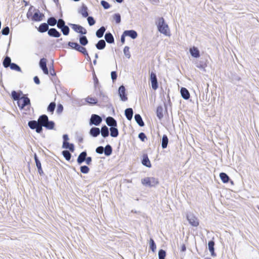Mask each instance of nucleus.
Listing matches in <instances>:
<instances>
[{
    "mask_svg": "<svg viewBox=\"0 0 259 259\" xmlns=\"http://www.w3.org/2000/svg\"><path fill=\"white\" fill-rule=\"evenodd\" d=\"M158 31L166 36H170V30L168 25L165 23L163 18H159L156 21Z\"/></svg>",
    "mask_w": 259,
    "mask_h": 259,
    "instance_id": "f257e3e1",
    "label": "nucleus"
},
{
    "mask_svg": "<svg viewBox=\"0 0 259 259\" xmlns=\"http://www.w3.org/2000/svg\"><path fill=\"white\" fill-rule=\"evenodd\" d=\"M135 119L139 126H143L144 125V122H143L142 118L140 114H136L135 115Z\"/></svg>",
    "mask_w": 259,
    "mask_h": 259,
    "instance_id": "a878e982",
    "label": "nucleus"
},
{
    "mask_svg": "<svg viewBox=\"0 0 259 259\" xmlns=\"http://www.w3.org/2000/svg\"><path fill=\"white\" fill-rule=\"evenodd\" d=\"M88 22L90 26H93L95 24V21L93 17L90 16L88 18Z\"/></svg>",
    "mask_w": 259,
    "mask_h": 259,
    "instance_id": "5fc2aeb1",
    "label": "nucleus"
},
{
    "mask_svg": "<svg viewBox=\"0 0 259 259\" xmlns=\"http://www.w3.org/2000/svg\"><path fill=\"white\" fill-rule=\"evenodd\" d=\"M214 242L213 241H210L208 243V249L211 253V255L212 256H215L214 251Z\"/></svg>",
    "mask_w": 259,
    "mask_h": 259,
    "instance_id": "bb28decb",
    "label": "nucleus"
},
{
    "mask_svg": "<svg viewBox=\"0 0 259 259\" xmlns=\"http://www.w3.org/2000/svg\"><path fill=\"white\" fill-rule=\"evenodd\" d=\"M150 247L151 248V249L152 250V251L154 252L156 248V244L154 241V240L151 238L150 240Z\"/></svg>",
    "mask_w": 259,
    "mask_h": 259,
    "instance_id": "a18cd8bd",
    "label": "nucleus"
},
{
    "mask_svg": "<svg viewBox=\"0 0 259 259\" xmlns=\"http://www.w3.org/2000/svg\"><path fill=\"white\" fill-rule=\"evenodd\" d=\"M29 127L32 130L35 129L37 133H40L42 132V128L38 123V121L35 120H32L28 122V123Z\"/></svg>",
    "mask_w": 259,
    "mask_h": 259,
    "instance_id": "39448f33",
    "label": "nucleus"
},
{
    "mask_svg": "<svg viewBox=\"0 0 259 259\" xmlns=\"http://www.w3.org/2000/svg\"><path fill=\"white\" fill-rule=\"evenodd\" d=\"M139 138L141 139V141H144L146 139V136L143 133H141L139 134L138 136Z\"/></svg>",
    "mask_w": 259,
    "mask_h": 259,
    "instance_id": "052dcab7",
    "label": "nucleus"
},
{
    "mask_svg": "<svg viewBox=\"0 0 259 259\" xmlns=\"http://www.w3.org/2000/svg\"><path fill=\"white\" fill-rule=\"evenodd\" d=\"M63 109V106L60 104V105H58L57 111L58 113H61L62 112Z\"/></svg>",
    "mask_w": 259,
    "mask_h": 259,
    "instance_id": "e2e57ef3",
    "label": "nucleus"
},
{
    "mask_svg": "<svg viewBox=\"0 0 259 259\" xmlns=\"http://www.w3.org/2000/svg\"><path fill=\"white\" fill-rule=\"evenodd\" d=\"M12 97L14 100H17L18 101L20 99L19 94L14 91L12 92Z\"/></svg>",
    "mask_w": 259,
    "mask_h": 259,
    "instance_id": "3c124183",
    "label": "nucleus"
},
{
    "mask_svg": "<svg viewBox=\"0 0 259 259\" xmlns=\"http://www.w3.org/2000/svg\"><path fill=\"white\" fill-rule=\"evenodd\" d=\"M54 122L52 121H48L47 123L44 125V127H46L49 130H52L54 127Z\"/></svg>",
    "mask_w": 259,
    "mask_h": 259,
    "instance_id": "58836bf2",
    "label": "nucleus"
},
{
    "mask_svg": "<svg viewBox=\"0 0 259 259\" xmlns=\"http://www.w3.org/2000/svg\"><path fill=\"white\" fill-rule=\"evenodd\" d=\"M72 26V28L78 33H80L82 34H84L87 33L86 30L81 26L77 24H71Z\"/></svg>",
    "mask_w": 259,
    "mask_h": 259,
    "instance_id": "9b49d317",
    "label": "nucleus"
},
{
    "mask_svg": "<svg viewBox=\"0 0 259 259\" xmlns=\"http://www.w3.org/2000/svg\"><path fill=\"white\" fill-rule=\"evenodd\" d=\"M34 159H35V161L36 163V165L37 168L40 167L41 163H40V161L38 160V159L37 158V157L36 154H35V155H34Z\"/></svg>",
    "mask_w": 259,
    "mask_h": 259,
    "instance_id": "bf43d9fd",
    "label": "nucleus"
},
{
    "mask_svg": "<svg viewBox=\"0 0 259 259\" xmlns=\"http://www.w3.org/2000/svg\"><path fill=\"white\" fill-rule=\"evenodd\" d=\"M106 46L105 41L103 39L100 40L98 42L96 45V48L99 50H102L104 49Z\"/></svg>",
    "mask_w": 259,
    "mask_h": 259,
    "instance_id": "7c9ffc66",
    "label": "nucleus"
},
{
    "mask_svg": "<svg viewBox=\"0 0 259 259\" xmlns=\"http://www.w3.org/2000/svg\"><path fill=\"white\" fill-rule=\"evenodd\" d=\"M112 149L110 145H107L104 149V153L106 156H109L111 154Z\"/></svg>",
    "mask_w": 259,
    "mask_h": 259,
    "instance_id": "f704fd0d",
    "label": "nucleus"
},
{
    "mask_svg": "<svg viewBox=\"0 0 259 259\" xmlns=\"http://www.w3.org/2000/svg\"><path fill=\"white\" fill-rule=\"evenodd\" d=\"M48 120V117L46 115L40 116L38 119V123L41 127L44 126Z\"/></svg>",
    "mask_w": 259,
    "mask_h": 259,
    "instance_id": "ddd939ff",
    "label": "nucleus"
},
{
    "mask_svg": "<svg viewBox=\"0 0 259 259\" xmlns=\"http://www.w3.org/2000/svg\"><path fill=\"white\" fill-rule=\"evenodd\" d=\"M107 124L111 127L116 126L117 122L112 117H108L106 120Z\"/></svg>",
    "mask_w": 259,
    "mask_h": 259,
    "instance_id": "dca6fc26",
    "label": "nucleus"
},
{
    "mask_svg": "<svg viewBox=\"0 0 259 259\" xmlns=\"http://www.w3.org/2000/svg\"><path fill=\"white\" fill-rule=\"evenodd\" d=\"M102 121V117L98 115L94 114L91 115L89 124L90 125H94L95 126H98L100 125Z\"/></svg>",
    "mask_w": 259,
    "mask_h": 259,
    "instance_id": "20e7f679",
    "label": "nucleus"
},
{
    "mask_svg": "<svg viewBox=\"0 0 259 259\" xmlns=\"http://www.w3.org/2000/svg\"><path fill=\"white\" fill-rule=\"evenodd\" d=\"M162 111H163V109H162V107L158 106L157 108L156 114H157V117H158V118L159 119H161L163 117Z\"/></svg>",
    "mask_w": 259,
    "mask_h": 259,
    "instance_id": "e433bc0d",
    "label": "nucleus"
},
{
    "mask_svg": "<svg viewBox=\"0 0 259 259\" xmlns=\"http://www.w3.org/2000/svg\"><path fill=\"white\" fill-rule=\"evenodd\" d=\"M61 29L63 34L65 35H67L69 33V28L66 25L61 28Z\"/></svg>",
    "mask_w": 259,
    "mask_h": 259,
    "instance_id": "49530a36",
    "label": "nucleus"
},
{
    "mask_svg": "<svg viewBox=\"0 0 259 259\" xmlns=\"http://www.w3.org/2000/svg\"><path fill=\"white\" fill-rule=\"evenodd\" d=\"M125 115L127 119L131 120L133 115V111L132 108H127L125 110Z\"/></svg>",
    "mask_w": 259,
    "mask_h": 259,
    "instance_id": "5701e85b",
    "label": "nucleus"
},
{
    "mask_svg": "<svg viewBox=\"0 0 259 259\" xmlns=\"http://www.w3.org/2000/svg\"><path fill=\"white\" fill-rule=\"evenodd\" d=\"M124 35L130 36L133 39H135L138 36L137 32L133 30L124 31Z\"/></svg>",
    "mask_w": 259,
    "mask_h": 259,
    "instance_id": "4468645a",
    "label": "nucleus"
},
{
    "mask_svg": "<svg viewBox=\"0 0 259 259\" xmlns=\"http://www.w3.org/2000/svg\"><path fill=\"white\" fill-rule=\"evenodd\" d=\"M80 171L82 173L87 174L89 171V168L87 166H82L80 167Z\"/></svg>",
    "mask_w": 259,
    "mask_h": 259,
    "instance_id": "864d4df0",
    "label": "nucleus"
},
{
    "mask_svg": "<svg viewBox=\"0 0 259 259\" xmlns=\"http://www.w3.org/2000/svg\"><path fill=\"white\" fill-rule=\"evenodd\" d=\"M187 219L189 224L193 227H197L199 224V220L193 214L187 215Z\"/></svg>",
    "mask_w": 259,
    "mask_h": 259,
    "instance_id": "423d86ee",
    "label": "nucleus"
},
{
    "mask_svg": "<svg viewBox=\"0 0 259 259\" xmlns=\"http://www.w3.org/2000/svg\"><path fill=\"white\" fill-rule=\"evenodd\" d=\"M100 132L101 133V135L104 138L108 137L109 135L108 128L106 125H104L102 127Z\"/></svg>",
    "mask_w": 259,
    "mask_h": 259,
    "instance_id": "cd10ccee",
    "label": "nucleus"
},
{
    "mask_svg": "<svg viewBox=\"0 0 259 259\" xmlns=\"http://www.w3.org/2000/svg\"><path fill=\"white\" fill-rule=\"evenodd\" d=\"M126 35H124V32L123 33L122 35L121 36V42L122 44H124L125 42V36Z\"/></svg>",
    "mask_w": 259,
    "mask_h": 259,
    "instance_id": "338daca9",
    "label": "nucleus"
},
{
    "mask_svg": "<svg viewBox=\"0 0 259 259\" xmlns=\"http://www.w3.org/2000/svg\"><path fill=\"white\" fill-rule=\"evenodd\" d=\"M190 53L193 57L198 58L200 56L199 51L195 47H193L190 49Z\"/></svg>",
    "mask_w": 259,
    "mask_h": 259,
    "instance_id": "2eb2a0df",
    "label": "nucleus"
},
{
    "mask_svg": "<svg viewBox=\"0 0 259 259\" xmlns=\"http://www.w3.org/2000/svg\"><path fill=\"white\" fill-rule=\"evenodd\" d=\"M49 29V25L46 23L41 24L38 28V31L40 32H45L47 31Z\"/></svg>",
    "mask_w": 259,
    "mask_h": 259,
    "instance_id": "b1692460",
    "label": "nucleus"
},
{
    "mask_svg": "<svg viewBox=\"0 0 259 259\" xmlns=\"http://www.w3.org/2000/svg\"><path fill=\"white\" fill-rule=\"evenodd\" d=\"M123 53H124V54L125 55V56L129 59L131 57V54H130V48L128 47H125L124 49H123Z\"/></svg>",
    "mask_w": 259,
    "mask_h": 259,
    "instance_id": "a19ab883",
    "label": "nucleus"
},
{
    "mask_svg": "<svg viewBox=\"0 0 259 259\" xmlns=\"http://www.w3.org/2000/svg\"><path fill=\"white\" fill-rule=\"evenodd\" d=\"M87 156V152L85 151L82 152L78 156L77 161L79 164H81L85 160Z\"/></svg>",
    "mask_w": 259,
    "mask_h": 259,
    "instance_id": "a211bd4d",
    "label": "nucleus"
},
{
    "mask_svg": "<svg viewBox=\"0 0 259 259\" xmlns=\"http://www.w3.org/2000/svg\"><path fill=\"white\" fill-rule=\"evenodd\" d=\"M100 133V130L98 127H92L90 131V134L94 137H97L98 135H99Z\"/></svg>",
    "mask_w": 259,
    "mask_h": 259,
    "instance_id": "aec40b11",
    "label": "nucleus"
},
{
    "mask_svg": "<svg viewBox=\"0 0 259 259\" xmlns=\"http://www.w3.org/2000/svg\"><path fill=\"white\" fill-rule=\"evenodd\" d=\"M62 154L64 158L67 160H69L71 158V154L70 153L67 151V150H64L62 152Z\"/></svg>",
    "mask_w": 259,
    "mask_h": 259,
    "instance_id": "79ce46f5",
    "label": "nucleus"
},
{
    "mask_svg": "<svg viewBox=\"0 0 259 259\" xmlns=\"http://www.w3.org/2000/svg\"><path fill=\"white\" fill-rule=\"evenodd\" d=\"M44 17V14L37 10L32 16L31 20L33 21L38 22L41 21Z\"/></svg>",
    "mask_w": 259,
    "mask_h": 259,
    "instance_id": "6e6552de",
    "label": "nucleus"
},
{
    "mask_svg": "<svg viewBox=\"0 0 259 259\" xmlns=\"http://www.w3.org/2000/svg\"><path fill=\"white\" fill-rule=\"evenodd\" d=\"M68 46L70 47L71 48L75 49L76 50L78 51L79 52L82 53L84 55H88V53L86 50V49L81 46H80L79 44H78L76 42H69L68 43Z\"/></svg>",
    "mask_w": 259,
    "mask_h": 259,
    "instance_id": "7ed1b4c3",
    "label": "nucleus"
},
{
    "mask_svg": "<svg viewBox=\"0 0 259 259\" xmlns=\"http://www.w3.org/2000/svg\"><path fill=\"white\" fill-rule=\"evenodd\" d=\"M56 107V104L54 102L51 103L48 107V111L51 112H53L54 111V109Z\"/></svg>",
    "mask_w": 259,
    "mask_h": 259,
    "instance_id": "de8ad7c7",
    "label": "nucleus"
},
{
    "mask_svg": "<svg viewBox=\"0 0 259 259\" xmlns=\"http://www.w3.org/2000/svg\"><path fill=\"white\" fill-rule=\"evenodd\" d=\"M62 148L64 149H68L71 151H74V145L73 144H70L68 142L64 141L62 145Z\"/></svg>",
    "mask_w": 259,
    "mask_h": 259,
    "instance_id": "4be33fe9",
    "label": "nucleus"
},
{
    "mask_svg": "<svg viewBox=\"0 0 259 259\" xmlns=\"http://www.w3.org/2000/svg\"><path fill=\"white\" fill-rule=\"evenodd\" d=\"M79 13L81 14L82 17H87L88 16V8L83 5L79 10Z\"/></svg>",
    "mask_w": 259,
    "mask_h": 259,
    "instance_id": "412c9836",
    "label": "nucleus"
},
{
    "mask_svg": "<svg viewBox=\"0 0 259 259\" xmlns=\"http://www.w3.org/2000/svg\"><path fill=\"white\" fill-rule=\"evenodd\" d=\"M221 180L225 183L228 182L229 177L224 172H221L220 175Z\"/></svg>",
    "mask_w": 259,
    "mask_h": 259,
    "instance_id": "c9c22d12",
    "label": "nucleus"
},
{
    "mask_svg": "<svg viewBox=\"0 0 259 259\" xmlns=\"http://www.w3.org/2000/svg\"><path fill=\"white\" fill-rule=\"evenodd\" d=\"M48 34L51 36L55 37H59L60 36V33L55 29L51 28L48 30Z\"/></svg>",
    "mask_w": 259,
    "mask_h": 259,
    "instance_id": "f3484780",
    "label": "nucleus"
},
{
    "mask_svg": "<svg viewBox=\"0 0 259 259\" xmlns=\"http://www.w3.org/2000/svg\"><path fill=\"white\" fill-rule=\"evenodd\" d=\"M166 253L165 251L162 249H160L158 252L159 259H164Z\"/></svg>",
    "mask_w": 259,
    "mask_h": 259,
    "instance_id": "8fccbe9b",
    "label": "nucleus"
},
{
    "mask_svg": "<svg viewBox=\"0 0 259 259\" xmlns=\"http://www.w3.org/2000/svg\"><path fill=\"white\" fill-rule=\"evenodd\" d=\"M106 30L104 26H102L100 29H99L96 33V36L98 38H101L103 36V34Z\"/></svg>",
    "mask_w": 259,
    "mask_h": 259,
    "instance_id": "c85d7f7f",
    "label": "nucleus"
},
{
    "mask_svg": "<svg viewBox=\"0 0 259 259\" xmlns=\"http://www.w3.org/2000/svg\"><path fill=\"white\" fill-rule=\"evenodd\" d=\"M85 101L87 103L91 104H96L97 103V100L96 98L88 97L85 99Z\"/></svg>",
    "mask_w": 259,
    "mask_h": 259,
    "instance_id": "4c0bfd02",
    "label": "nucleus"
},
{
    "mask_svg": "<svg viewBox=\"0 0 259 259\" xmlns=\"http://www.w3.org/2000/svg\"><path fill=\"white\" fill-rule=\"evenodd\" d=\"M150 80L151 82L152 88L154 90H156L158 88V83L155 73L151 72L150 74Z\"/></svg>",
    "mask_w": 259,
    "mask_h": 259,
    "instance_id": "1a4fd4ad",
    "label": "nucleus"
},
{
    "mask_svg": "<svg viewBox=\"0 0 259 259\" xmlns=\"http://www.w3.org/2000/svg\"><path fill=\"white\" fill-rule=\"evenodd\" d=\"M34 79V82L37 84H39V83H40V81H39V78H38L37 76H35L33 78Z\"/></svg>",
    "mask_w": 259,
    "mask_h": 259,
    "instance_id": "69168bd1",
    "label": "nucleus"
},
{
    "mask_svg": "<svg viewBox=\"0 0 259 259\" xmlns=\"http://www.w3.org/2000/svg\"><path fill=\"white\" fill-rule=\"evenodd\" d=\"M105 39L107 42L110 44L113 43L114 41L113 35L110 32L105 34Z\"/></svg>",
    "mask_w": 259,
    "mask_h": 259,
    "instance_id": "393cba45",
    "label": "nucleus"
},
{
    "mask_svg": "<svg viewBox=\"0 0 259 259\" xmlns=\"http://www.w3.org/2000/svg\"><path fill=\"white\" fill-rule=\"evenodd\" d=\"M111 76L112 80L114 81L117 78V74L115 71H112L111 73Z\"/></svg>",
    "mask_w": 259,
    "mask_h": 259,
    "instance_id": "680f3d73",
    "label": "nucleus"
},
{
    "mask_svg": "<svg viewBox=\"0 0 259 259\" xmlns=\"http://www.w3.org/2000/svg\"><path fill=\"white\" fill-rule=\"evenodd\" d=\"M113 18L114 20L115 21L116 23L118 24L121 21V17L119 14H115L113 16Z\"/></svg>",
    "mask_w": 259,
    "mask_h": 259,
    "instance_id": "09e8293b",
    "label": "nucleus"
},
{
    "mask_svg": "<svg viewBox=\"0 0 259 259\" xmlns=\"http://www.w3.org/2000/svg\"><path fill=\"white\" fill-rule=\"evenodd\" d=\"M47 60L45 58L41 59L39 62V66L46 74H48V69L46 65Z\"/></svg>",
    "mask_w": 259,
    "mask_h": 259,
    "instance_id": "f8f14e48",
    "label": "nucleus"
},
{
    "mask_svg": "<svg viewBox=\"0 0 259 259\" xmlns=\"http://www.w3.org/2000/svg\"><path fill=\"white\" fill-rule=\"evenodd\" d=\"M48 25L54 26L57 23L56 19L54 17H51L48 20Z\"/></svg>",
    "mask_w": 259,
    "mask_h": 259,
    "instance_id": "ea45409f",
    "label": "nucleus"
},
{
    "mask_svg": "<svg viewBox=\"0 0 259 259\" xmlns=\"http://www.w3.org/2000/svg\"><path fill=\"white\" fill-rule=\"evenodd\" d=\"M17 103L19 107L21 109H23L25 106H29L30 105V100L27 97H22L18 100Z\"/></svg>",
    "mask_w": 259,
    "mask_h": 259,
    "instance_id": "0eeeda50",
    "label": "nucleus"
},
{
    "mask_svg": "<svg viewBox=\"0 0 259 259\" xmlns=\"http://www.w3.org/2000/svg\"><path fill=\"white\" fill-rule=\"evenodd\" d=\"M96 151L97 153L99 154H102L104 151V149L102 146H99L97 147L96 149Z\"/></svg>",
    "mask_w": 259,
    "mask_h": 259,
    "instance_id": "13d9d810",
    "label": "nucleus"
},
{
    "mask_svg": "<svg viewBox=\"0 0 259 259\" xmlns=\"http://www.w3.org/2000/svg\"><path fill=\"white\" fill-rule=\"evenodd\" d=\"M10 67L12 70H15L18 71H21L20 67L16 64H15L14 63H12Z\"/></svg>",
    "mask_w": 259,
    "mask_h": 259,
    "instance_id": "c03bdc74",
    "label": "nucleus"
},
{
    "mask_svg": "<svg viewBox=\"0 0 259 259\" xmlns=\"http://www.w3.org/2000/svg\"><path fill=\"white\" fill-rule=\"evenodd\" d=\"M110 135L112 137H117L118 135V131L117 128L115 126L111 127L110 128Z\"/></svg>",
    "mask_w": 259,
    "mask_h": 259,
    "instance_id": "473e14b6",
    "label": "nucleus"
},
{
    "mask_svg": "<svg viewBox=\"0 0 259 259\" xmlns=\"http://www.w3.org/2000/svg\"><path fill=\"white\" fill-rule=\"evenodd\" d=\"M79 42L80 43L83 45L85 46L88 43V40L85 36H82L79 38Z\"/></svg>",
    "mask_w": 259,
    "mask_h": 259,
    "instance_id": "37998d69",
    "label": "nucleus"
},
{
    "mask_svg": "<svg viewBox=\"0 0 259 259\" xmlns=\"http://www.w3.org/2000/svg\"><path fill=\"white\" fill-rule=\"evenodd\" d=\"M142 183L146 186L154 187L158 184V181L153 177H147L142 180Z\"/></svg>",
    "mask_w": 259,
    "mask_h": 259,
    "instance_id": "f03ea898",
    "label": "nucleus"
},
{
    "mask_svg": "<svg viewBox=\"0 0 259 259\" xmlns=\"http://www.w3.org/2000/svg\"><path fill=\"white\" fill-rule=\"evenodd\" d=\"M142 164L148 167H150L151 166V162L147 155L144 156L143 159L142 160Z\"/></svg>",
    "mask_w": 259,
    "mask_h": 259,
    "instance_id": "c756f323",
    "label": "nucleus"
},
{
    "mask_svg": "<svg viewBox=\"0 0 259 259\" xmlns=\"http://www.w3.org/2000/svg\"><path fill=\"white\" fill-rule=\"evenodd\" d=\"M11 64L12 63L11 58L8 56L6 57V58L4 59L3 61L4 66L5 68H7L8 67H10Z\"/></svg>",
    "mask_w": 259,
    "mask_h": 259,
    "instance_id": "2f4dec72",
    "label": "nucleus"
},
{
    "mask_svg": "<svg viewBox=\"0 0 259 259\" xmlns=\"http://www.w3.org/2000/svg\"><path fill=\"white\" fill-rule=\"evenodd\" d=\"M85 161L87 164L90 165L92 162V158L91 157H88L85 158Z\"/></svg>",
    "mask_w": 259,
    "mask_h": 259,
    "instance_id": "0e129e2a",
    "label": "nucleus"
},
{
    "mask_svg": "<svg viewBox=\"0 0 259 259\" xmlns=\"http://www.w3.org/2000/svg\"><path fill=\"white\" fill-rule=\"evenodd\" d=\"M101 5L103 7V8L105 9H107L110 8V6L108 3L106 1H102L101 2Z\"/></svg>",
    "mask_w": 259,
    "mask_h": 259,
    "instance_id": "6e6d98bb",
    "label": "nucleus"
},
{
    "mask_svg": "<svg viewBox=\"0 0 259 259\" xmlns=\"http://www.w3.org/2000/svg\"><path fill=\"white\" fill-rule=\"evenodd\" d=\"M10 32V29L9 27H6L4 28L3 29L2 31V33L3 35H8Z\"/></svg>",
    "mask_w": 259,
    "mask_h": 259,
    "instance_id": "4d7b16f0",
    "label": "nucleus"
},
{
    "mask_svg": "<svg viewBox=\"0 0 259 259\" xmlns=\"http://www.w3.org/2000/svg\"><path fill=\"white\" fill-rule=\"evenodd\" d=\"M168 142V140L167 137L165 135H164L162 138V143H161V146L163 149L166 148V147L167 146Z\"/></svg>",
    "mask_w": 259,
    "mask_h": 259,
    "instance_id": "72a5a7b5",
    "label": "nucleus"
},
{
    "mask_svg": "<svg viewBox=\"0 0 259 259\" xmlns=\"http://www.w3.org/2000/svg\"><path fill=\"white\" fill-rule=\"evenodd\" d=\"M181 94L182 97L185 100L190 98V94L188 91L185 88H182L181 89Z\"/></svg>",
    "mask_w": 259,
    "mask_h": 259,
    "instance_id": "6ab92c4d",
    "label": "nucleus"
},
{
    "mask_svg": "<svg viewBox=\"0 0 259 259\" xmlns=\"http://www.w3.org/2000/svg\"><path fill=\"white\" fill-rule=\"evenodd\" d=\"M63 138L64 141L67 142V141L69 140V138H68V136L67 135H64L63 136Z\"/></svg>",
    "mask_w": 259,
    "mask_h": 259,
    "instance_id": "774afa93",
    "label": "nucleus"
},
{
    "mask_svg": "<svg viewBox=\"0 0 259 259\" xmlns=\"http://www.w3.org/2000/svg\"><path fill=\"white\" fill-rule=\"evenodd\" d=\"M118 94L121 100L125 101L127 100V98L125 95V89L123 85H121L118 89Z\"/></svg>",
    "mask_w": 259,
    "mask_h": 259,
    "instance_id": "9d476101",
    "label": "nucleus"
},
{
    "mask_svg": "<svg viewBox=\"0 0 259 259\" xmlns=\"http://www.w3.org/2000/svg\"><path fill=\"white\" fill-rule=\"evenodd\" d=\"M65 26V25L64 21L61 19H59L57 23V27L61 29V28H62L63 27H64Z\"/></svg>",
    "mask_w": 259,
    "mask_h": 259,
    "instance_id": "603ef678",
    "label": "nucleus"
}]
</instances>
